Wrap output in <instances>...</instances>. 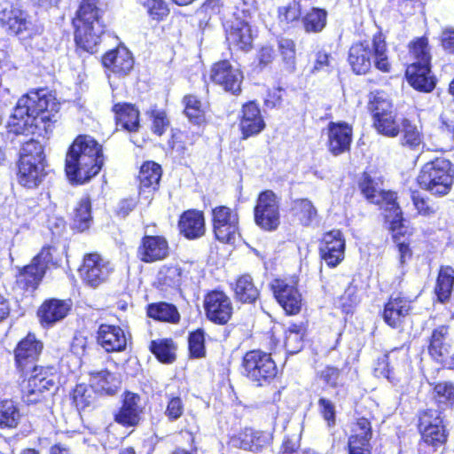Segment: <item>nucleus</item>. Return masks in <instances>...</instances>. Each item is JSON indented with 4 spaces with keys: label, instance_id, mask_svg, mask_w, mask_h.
<instances>
[{
    "label": "nucleus",
    "instance_id": "obj_47",
    "mask_svg": "<svg viewBox=\"0 0 454 454\" xmlns=\"http://www.w3.org/2000/svg\"><path fill=\"white\" fill-rule=\"evenodd\" d=\"M184 114L194 124H200L205 119V111L202 103L196 96L188 95L183 99Z\"/></svg>",
    "mask_w": 454,
    "mask_h": 454
},
{
    "label": "nucleus",
    "instance_id": "obj_20",
    "mask_svg": "<svg viewBox=\"0 0 454 454\" xmlns=\"http://www.w3.org/2000/svg\"><path fill=\"white\" fill-rule=\"evenodd\" d=\"M345 240L338 230L325 233L321 241L319 251L322 259L330 267L337 266L344 258Z\"/></svg>",
    "mask_w": 454,
    "mask_h": 454
},
{
    "label": "nucleus",
    "instance_id": "obj_8",
    "mask_svg": "<svg viewBox=\"0 0 454 454\" xmlns=\"http://www.w3.org/2000/svg\"><path fill=\"white\" fill-rule=\"evenodd\" d=\"M242 366L245 375L257 387L270 383L278 373V368L270 354L259 349L246 353Z\"/></svg>",
    "mask_w": 454,
    "mask_h": 454
},
{
    "label": "nucleus",
    "instance_id": "obj_22",
    "mask_svg": "<svg viewBox=\"0 0 454 454\" xmlns=\"http://www.w3.org/2000/svg\"><path fill=\"white\" fill-rule=\"evenodd\" d=\"M328 149L338 156L350 149L352 128L346 122L331 121L327 128Z\"/></svg>",
    "mask_w": 454,
    "mask_h": 454
},
{
    "label": "nucleus",
    "instance_id": "obj_10",
    "mask_svg": "<svg viewBox=\"0 0 454 454\" xmlns=\"http://www.w3.org/2000/svg\"><path fill=\"white\" fill-rule=\"evenodd\" d=\"M114 271V264L98 253L87 254L79 270L82 281L92 288L106 283Z\"/></svg>",
    "mask_w": 454,
    "mask_h": 454
},
{
    "label": "nucleus",
    "instance_id": "obj_49",
    "mask_svg": "<svg viewBox=\"0 0 454 454\" xmlns=\"http://www.w3.org/2000/svg\"><path fill=\"white\" fill-rule=\"evenodd\" d=\"M373 126L380 134L389 137H396L400 131V126L395 121L394 112L374 119Z\"/></svg>",
    "mask_w": 454,
    "mask_h": 454
},
{
    "label": "nucleus",
    "instance_id": "obj_2",
    "mask_svg": "<svg viewBox=\"0 0 454 454\" xmlns=\"http://www.w3.org/2000/svg\"><path fill=\"white\" fill-rule=\"evenodd\" d=\"M359 186L371 203L379 205L385 210L386 221L389 223L394 242L398 248L400 264L403 265L411 258V251L405 237L408 227L404 224L403 212L396 202V194L379 189L378 184L368 175L364 176Z\"/></svg>",
    "mask_w": 454,
    "mask_h": 454
},
{
    "label": "nucleus",
    "instance_id": "obj_21",
    "mask_svg": "<svg viewBox=\"0 0 454 454\" xmlns=\"http://www.w3.org/2000/svg\"><path fill=\"white\" fill-rule=\"evenodd\" d=\"M275 298L289 315H295L301 308V295L298 289L285 280L276 279L271 284Z\"/></svg>",
    "mask_w": 454,
    "mask_h": 454
},
{
    "label": "nucleus",
    "instance_id": "obj_33",
    "mask_svg": "<svg viewBox=\"0 0 454 454\" xmlns=\"http://www.w3.org/2000/svg\"><path fill=\"white\" fill-rule=\"evenodd\" d=\"M116 126L128 132H137L139 129V112L131 104H116L113 107Z\"/></svg>",
    "mask_w": 454,
    "mask_h": 454
},
{
    "label": "nucleus",
    "instance_id": "obj_42",
    "mask_svg": "<svg viewBox=\"0 0 454 454\" xmlns=\"http://www.w3.org/2000/svg\"><path fill=\"white\" fill-rule=\"evenodd\" d=\"M115 377L108 371H100L91 374L90 386L95 392L113 395L117 387Z\"/></svg>",
    "mask_w": 454,
    "mask_h": 454
},
{
    "label": "nucleus",
    "instance_id": "obj_44",
    "mask_svg": "<svg viewBox=\"0 0 454 454\" xmlns=\"http://www.w3.org/2000/svg\"><path fill=\"white\" fill-rule=\"evenodd\" d=\"M304 328L301 324H291L286 331L285 348L290 354L299 352L303 346Z\"/></svg>",
    "mask_w": 454,
    "mask_h": 454
},
{
    "label": "nucleus",
    "instance_id": "obj_11",
    "mask_svg": "<svg viewBox=\"0 0 454 454\" xmlns=\"http://www.w3.org/2000/svg\"><path fill=\"white\" fill-rule=\"evenodd\" d=\"M52 262L50 247H43L30 264L19 270L17 286L24 290H35L42 281L49 264Z\"/></svg>",
    "mask_w": 454,
    "mask_h": 454
},
{
    "label": "nucleus",
    "instance_id": "obj_26",
    "mask_svg": "<svg viewBox=\"0 0 454 454\" xmlns=\"http://www.w3.org/2000/svg\"><path fill=\"white\" fill-rule=\"evenodd\" d=\"M411 310V304L404 297L391 295L385 304L382 317L385 323L392 328H398L402 325L404 318Z\"/></svg>",
    "mask_w": 454,
    "mask_h": 454
},
{
    "label": "nucleus",
    "instance_id": "obj_35",
    "mask_svg": "<svg viewBox=\"0 0 454 454\" xmlns=\"http://www.w3.org/2000/svg\"><path fill=\"white\" fill-rule=\"evenodd\" d=\"M234 294L237 301L242 303H253L259 297V289L254 284L252 277L248 274L239 277L234 286Z\"/></svg>",
    "mask_w": 454,
    "mask_h": 454
},
{
    "label": "nucleus",
    "instance_id": "obj_15",
    "mask_svg": "<svg viewBox=\"0 0 454 454\" xmlns=\"http://www.w3.org/2000/svg\"><path fill=\"white\" fill-rule=\"evenodd\" d=\"M54 386V380L48 376V372L43 367L34 366L31 375L21 382L22 400L27 404L40 402L43 393Z\"/></svg>",
    "mask_w": 454,
    "mask_h": 454
},
{
    "label": "nucleus",
    "instance_id": "obj_14",
    "mask_svg": "<svg viewBox=\"0 0 454 454\" xmlns=\"http://www.w3.org/2000/svg\"><path fill=\"white\" fill-rule=\"evenodd\" d=\"M438 410H427L419 416V430L425 443L434 450L447 440L442 419Z\"/></svg>",
    "mask_w": 454,
    "mask_h": 454
},
{
    "label": "nucleus",
    "instance_id": "obj_40",
    "mask_svg": "<svg viewBox=\"0 0 454 454\" xmlns=\"http://www.w3.org/2000/svg\"><path fill=\"white\" fill-rule=\"evenodd\" d=\"M278 46L284 69L289 73H294L296 69L294 41L290 38L280 37L278 41Z\"/></svg>",
    "mask_w": 454,
    "mask_h": 454
},
{
    "label": "nucleus",
    "instance_id": "obj_3",
    "mask_svg": "<svg viewBox=\"0 0 454 454\" xmlns=\"http://www.w3.org/2000/svg\"><path fill=\"white\" fill-rule=\"evenodd\" d=\"M102 165L101 146L90 137L79 136L67 151L65 170L71 183L82 184L95 176Z\"/></svg>",
    "mask_w": 454,
    "mask_h": 454
},
{
    "label": "nucleus",
    "instance_id": "obj_55",
    "mask_svg": "<svg viewBox=\"0 0 454 454\" xmlns=\"http://www.w3.org/2000/svg\"><path fill=\"white\" fill-rule=\"evenodd\" d=\"M189 349L194 357L205 356V333L202 329H197L191 333L188 338Z\"/></svg>",
    "mask_w": 454,
    "mask_h": 454
},
{
    "label": "nucleus",
    "instance_id": "obj_17",
    "mask_svg": "<svg viewBox=\"0 0 454 454\" xmlns=\"http://www.w3.org/2000/svg\"><path fill=\"white\" fill-rule=\"evenodd\" d=\"M168 241L163 236L145 235L137 250V258L145 263L163 261L169 256Z\"/></svg>",
    "mask_w": 454,
    "mask_h": 454
},
{
    "label": "nucleus",
    "instance_id": "obj_45",
    "mask_svg": "<svg viewBox=\"0 0 454 454\" xmlns=\"http://www.w3.org/2000/svg\"><path fill=\"white\" fill-rule=\"evenodd\" d=\"M150 350L161 363L171 364L176 358L174 345L171 340H152Z\"/></svg>",
    "mask_w": 454,
    "mask_h": 454
},
{
    "label": "nucleus",
    "instance_id": "obj_19",
    "mask_svg": "<svg viewBox=\"0 0 454 454\" xmlns=\"http://www.w3.org/2000/svg\"><path fill=\"white\" fill-rule=\"evenodd\" d=\"M42 349V342L38 341L35 335L28 334L19 342L15 349L17 368L22 372V373L27 374L35 366L34 364L37 360Z\"/></svg>",
    "mask_w": 454,
    "mask_h": 454
},
{
    "label": "nucleus",
    "instance_id": "obj_6",
    "mask_svg": "<svg viewBox=\"0 0 454 454\" xmlns=\"http://www.w3.org/2000/svg\"><path fill=\"white\" fill-rule=\"evenodd\" d=\"M374 55V65L382 72H389L390 63L387 55V44L381 35L373 36L372 46L369 43L353 44L348 52V63L357 74H366L372 67V51Z\"/></svg>",
    "mask_w": 454,
    "mask_h": 454
},
{
    "label": "nucleus",
    "instance_id": "obj_60",
    "mask_svg": "<svg viewBox=\"0 0 454 454\" xmlns=\"http://www.w3.org/2000/svg\"><path fill=\"white\" fill-rule=\"evenodd\" d=\"M230 442L233 447L252 451L251 428L246 427L231 437Z\"/></svg>",
    "mask_w": 454,
    "mask_h": 454
},
{
    "label": "nucleus",
    "instance_id": "obj_23",
    "mask_svg": "<svg viewBox=\"0 0 454 454\" xmlns=\"http://www.w3.org/2000/svg\"><path fill=\"white\" fill-rule=\"evenodd\" d=\"M226 40L230 46L237 47L242 51H248L252 47L253 36L251 27L247 22L235 18L224 24Z\"/></svg>",
    "mask_w": 454,
    "mask_h": 454
},
{
    "label": "nucleus",
    "instance_id": "obj_58",
    "mask_svg": "<svg viewBox=\"0 0 454 454\" xmlns=\"http://www.w3.org/2000/svg\"><path fill=\"white\" fill-rule=\"evenodd\" d=\"M318 377L325 384L331 387L342 385L340 371L333 366H325L318 372Z\"/></svg>",
    "mask_w": 454,
    "mask_h": 454
},
{
    "label": "nucleus",
    "instance_id": "obj_61",
    "mask_svg": "<svg viewBox=\"0 0 454 454\" xmlns=\"http://www.w3.org/2000/svg\"><path fill=\"white\" fill-rule=\"evenodd\" d=\"M252 451L256 452L267 446L272 441V434L266 431H257L251 428Z\"/></svg>",
    "mask_w": 454,
    "mask_h": 454
},
{
    "label": "nucleus",
    "instance_id": "obj_29",
    "mask_svg": "<svg viewBox=\"0 0 454 454\" xmlns=\"http://www.w3.org/2000/svg\"><path fill=\"white\" fill-rule=\"evenodd\" d=\"M178 226L180 232L186 239H199L206 231L204 215L198 210H187L180 216Z\"/></svg>",
    "mask_w": 454,
    "mask_h": 454
},
{
    "label": "nucleus",
    "instance_id": "obj_51",
    "mask_svg": "<svg viewBox=\"0 0 454 454\" xmlns=\"http://www.w3.org/2000/svg\"><path fill=\"white\" fill-rule=\"evenodd\" d=\"M427 40L425 37L418 38L410 45V53L414 61L411 65H430V54L428 51Z\"/></svg>",
    "mask_w": 454,
    "mask_h": 454
},
{
    "label": "nucleus",
    "instance_id": "obj_32",
    "mask_svg": "<svg viewBox=\"0 0 454 454\" xmlns=\"http://www.w3.org/2000/svg\"><path fill=\"white\" fill-rule=\"evenodd\" d=\"M139 395L132 393H127L122 406L118 413L115 414V421L126 427H134L138 424L140 419L141 409L138 403Z\"/></svg>",
    "mask_w": 454,
    "mask_h": 454
},
{
    "label": "nucleus",
    "instance_id": "obj_30",
    "mask_svg": "<svg viewBox=\"0 0 454 454\" xmlns=\"http://www.w3.org/2000/svg\"><path fill=\"white\" fill-rule=\"evenodd\" d=\"M430 73V65H409L406 69L409 83L422 92H430L435 87V78Z\"/></svg>",
    "mask_w": 454,
    "mask_h": 454
},
{
    "label": "nucleus",
    "instance_id": "obj_28",
    "mask_svg": "<svg viewBox=\"0 0 454 454\" xmlns=\"http://www.w3.org/2000/svg\"><path fill=\"white\" fill-rule=\"evenodd\" d=\"M102 62L106 68L119 76L127 75L134 66L131 53L124 47L106 53Z\"/></svg>",
    "mask_w": 454,
    "mask_h": 454
},
{
    "label": "nucleus",
    "instance_id": "obj_5",
    "mask_svg": "<svg viewBox=\"0 0 454 454\" xmlns=\"http://www.w3.org/2000/svg\"><path fill=\"white\" fill-rule=\"evenodd\" d=\"M45 172V155L43 145L34 139L23 143L20 151L18 181L20 185L34 189L43 181Z\"/></svg>",
    "mask_w": 454,
    "mask_h": 454
},
{
    "label": "nucleus",
    "instance_id": "obj_43",
    "mask_svg": "<svg viewBox=\"0 0 454 454\" xmlns=\"http://www.w3.org/2000/svg\"><path fill=\"white\" fill-rule=\"evenodd\" d=\"M20 419V413L12 400H3L0 402V427L14 428Z\"/></svg>",
    "mask_w": 454,
    "mask_h": 454
},
{
    "label": "nucleus",
    "instance_id": "obj_37",
    "mask_svg": "<svg viewBox=\"0 0 454 454\" xmlns=\"http://www.w3.org/2000/svg\"><path fill=\"white\" fill-rule=\"evenodd\" d=\"M291 212L303 226L310 225L317 215L313 203L308 199H296L293 200Z\"/></svg>",
    "mask_w": 454,
    "mask_h": 454
},
{
    "label": "nucleus",
    "instance_id": "obj_59",
    "mask_svg": "<svg viewBox=\"0 0 454 454\" xmlns=\"http://www.w3.org/2000/svg\"><path fill=\"white\" fill-rule=\"evenodd\" d=\"M434 393L439 403L454 402V385L450 382L444 381L436 384Z\"/></svg>",
    "mask_w": 454,
    "mask_h": 454
},
{
    "label": "nucleus",
    "instance_id": "obj_13",
    "mask_svg": "<svg viewBox=\"0 0 454 454\" xmlns=\"http://www.w3.org/2000/svg\"><path fill=\"white\" fill-rule=\"evenodd\" d=\"M213 229L215 238L223 243H234L239 235L238 214L225 206L212 210Z\"/></svg>",
    "mask_w": 454,
    "mask_h": 454
},
{
    "label": "nucleus",
    "instance_id": "obj_50",
    "mask_svg": "<svg viewBox=\"0 0 454 454\" xmlns=\"http://www.w3.org/2000/svg\"><path fill=\"white\" fill-rule=\"evenodd\" d=\"M352 435L349 438L348 444L353 441L356 444L370 445L369 442L372 438V427L370 421L365 418L357 419L352 429Z\"/></svg>",
    "mask_w": 454,
    "mask_h": 454
},
{
    "label": "nucleus",
    "instance_id": "obj_18",
    "mask_svg": "<svg viewBox=\"0 0 454 454\" xmlns=\"http://www.w3.org/2000/svg\"><path fill=\"white\" fill-rule=\"evenodd\" d=\"M207 317L218 325H225L232 315L231 299L221 291L208 293L204 300Z\"/></svg>",
    "mask_w": 454,
    "mask_h": 454
},
{
    "label": "nucleus",
    "instance_id": "obj_57",
    "mask_svg": "<svg viewBox=\"0 0 454 454\" xmlns=\"http://www.w3.org/2000/svg\"><path fill=\"white\" fill-rule=\"evenodd\" d=\"M301 14V4L297 1H293L287 5L278 8V18L280 22L292 23L294 21H298Z\"/></svg>",
    "mask_w": 454,
    "mask_h": 454
},
{
    "label": "nucleus",
    "instance_id": "obj_48",
    "mask_svg": "<svg viewBox=\"0 0 454 454\" xmlns=\"http://www.w3.org/2000/svg\"><path fill=\"white\" fill-rule=\"evenodd\" d=\"M164 397L167 401L164 415L167 417L168 421H176L184 413L185 407L184 401L178 395L174 393L166 392Z\"/></svg>",
    "mask_w": 454,
    "mask_h": 454
},
{
    "label": "nucleus",
    "instance_id": "obj_36",
    "mask_svg": "<svg viewBox=\"0 0 454 454\" xmlns=\"http://www.w3.org/2000/svg\"><path fill=\"white\" fill-rule=\"evenodd\" d=\"M147 316L158 321L177 324L180 314L177 308L168 302L151 303L147 306Z\"/></svg>",
    "mask_w": 454,
    "mask_h": 454
},
{
    "label": "nucleus",
    "instance_id": "obj_1",
    "mask_svg": "<svg viewBox=\"0 0 454 454\" xmlns=\"http://www.w3.org/2000/svg\"><path fill=\"white\" fill-rule=\"evenodd\" d=\"M59 109L55 97L46 89L31 90L18 100L9 126L15 134L47 133Z\"/></svg>",
    "mask_w": 454,
    "mask_h": 454
},
{
    "label": "nucleus",
    "instance_id": "obj_31",
    "mask_svg": "<svg viewBox=\"0 0 454 454\" xmlns=\"http://www.w3.org/2000/svg\"><path fill=\"white\" fill-rule=\"evenodd\" d=\"M71 305L67 301L51 299L44 301L38 310V316L43 324L52 325L65 318Z\"/></svg>",
    "mask_w": 454,
    "mask_h": 454
},
{
    "label": "nucleus",
    "instance_id": "obj_63",
    "mask_svg": "<svg viewBox=\"0 0 454 454\" xmlns=\"http://www.w3.org/2000/svg\"><path fill=\"white\" fill-rule=\"evenodd\" d=\"M319 410L324 419L331 426L335 423V407L328 399L321 397L318 401Z\"/></svg>",
    "mask_w": 454,
    "mask_h": 454
},
{
    "label": "nucleus",
    "instance_id": "obj_64",
    "mask_svg": "<svg viewBox=\"0 0 454 454\" xmlns=\"http://www.w3.org/2000/svg\"><path fill=\"white\" fill-rule=\"evenodd\" d=\"M412 201L413 204L418 210L419 214L429 216L431 215H434L435 213V209L430 206L427 200H425L423 198H419V195L412 193Z\"/></svg>",
    "mask_w": 454,
    "mask_h": 454
},
{
    "label": "nucleus",
    "instance_id": "obj_27",
    "mask_svg": "<svg viewBox=\"0 0 454 454\" xmlns=\"http://www.w3.org/2000/svg\"><path fill=\"white\" fill-rule=\"evenodd\" d=\"M98 342L106 352H120L126 348L127 337L120 326L101 325L98 331Z\"/></svg>",
    "mask_w": 454,
    "mask_h": 454
},
{
    "label": "nucleus",
    "instance_id": "obj_38",
    "mask_svg": "<svg viewBox=\"0 0 454 454\" xmlns=\"http://www.w3.org/2000/svg\"><path fill=\"white\" fill-rule=\"evenodd\" d=\"M92 222L91 203L89 197H82L74 210L73 227L83 231L90 226Z\"/></svg>",
    "mask_w": 454,
    "mask_h": 454
},
{
    "label": "nucleus",
    "instance_id": "obj_12",
    "mask_svg": "<svg viewBox=\"0 0 454 454\" xmlns=\"http://www.w3.org/2000/svg\"><path fill=\"white\" fill-rule=\"evenodd\" d=\"M254 222L262 230L272 231L280 223L279 203L276 194L270 190L259 194L254 210Z\"/></svg>",
    "mask_w": 454,
    "mask_h": 454
},
{
    "label": "nucleus",
    "instance_id": "obj_4",
    "mask_svg": "<svg viewBox=\"0 0 454 454\" xmlns=\"http://www.w3.org/2000/svg\"><path fill=\"white\" fill-rule=\"evenodd\" d=\"M106 4L103 0H82L73 23L74 40L84 51L93 53L105 33L103 16Z\"/></svg>",
    "mask_w": 454,
    "mask_h": 454
},
{
    "label": "nucleus",
    "instance_id": "obj_7",
    "mask_svg": "<svg viewBox=\"0 0 454 454\" xmlns=\"http://www.w3.org/2000/svg\"><path fill=\"white\" fill-rule=\"evenodd\" d=\"M454 170L450 160L437 158L426 163L418 176L419 185L433 195L444 196L451 189Z\"/></svg>",
    "mask_w": 454,
    "mask_h": 454
},
{
    "label": "nucleus",
    "instance_id": "obj_54",
    "mask_svg": "<svg viewBox=\"0 0 454 454\" xmlns=\"http://www.w3.org/2000/svg\"><path fill=\"white\" fill-rule=\"evenodd\" d=\"M402 126L403 133L402 144L411 148L419 146L421 143V134L418 127L406 119L403 121Z\"/></svg>",
    "mask_w": 454,
    "mask_h": 454
},
{
    "label": "nucleus",
    "instance_id": "obj_52",
    "mask_svg": "<svg viewBox=\"0 0 454 454\" xmlns=\"http://www.w3.org/2000/svg\"><path fill=\"white\" fill-rule=\"evenodd\" d=\"M160 282L169 287H177L182 281V269L177 265L164 266L159 272Z\"/></svg>",
    "mask_w": 454,
    "mask_h": 454
},
{
    "label": "nucleus",
    "instance_id": "obj_41",
    "mask_svg": "<svg viewBox=\"0 0 454 454\" xmlns=\"http://www.w3.org/2000/svg\"><path fill=\"white\" fill-rule=\"evenodd\" d=\"M327 12L325 9L312 8L302 18V25L307 33L321 32L326 26Z\"/></svg>",
    "mask_w": 454,
    "mask_h": 454
},
{
    "label": "nucleus",
    "instance_id": "obj_56",
    "mask_svg": "<svg viewBox=\"0 0 454 454\" xmlns=\"http://www.w3.org/2000/svg\"><path fill=\"white\" fill-rule=\"evenodd\" d=\"M143 5L151 19L157 21L162 20L169 13L168 5L163 0H145Z\"/></svg>",
    "mask_w": 454,
    "mask_h": 454
},
{
    "label": "nucleus",
    "instance_id": "obj_9",
    "mask_svg": "<svg viewBox=\"0 0 454 454\" xmlns=\"http://www.w3.org/2000/svg\"><path fill=\"white\" fill-rule=\"evenodd\" d=\"M0 24L8 33L22 38L30 36L33 31L27 12L9 1L0 3Z\"/></svg>",
    "mask_w": 454,
    "mask_h": 454
},
{
    "label": "nucleus",
    "instance_id": "obj_16",
    "mask_svg": "<svg viewBox=\"0 0 454 454\" xmlns=\"http://www.w3.org/2000/svg\"><path fill=\"white\" fill-rule=\"evenodd\" d=\"M210 79L231 94L237 95L241 91L243 74L228 60L219 61L213 65Z\"/></svg>",
    "mask_w": 454,
    "mask_h": 454
},
{
    "label": "nucleus",
    "instance_id": "obj_39",
    "mask_svg": "<svg viewBox=\"0 0 454 454\" xmlns=\"http://www.w3.org/2000/svg\"><path fill=\"white\" fill-rule=\"evenodd\" d=\"M453 285L454 270L450 266L442 267L438 274L435 286V294L442 302L450 298Z\"/></svg>",
    "mask_w": 454,
    "mask_h": 454
},
{
    "label": "nucleus",
    "instance_id": "obj_25",
    "mask_svg": "<svg viewBox=\"0 0 454 454\" xmlns=\"http://www.w3.org/2000/svg\"><path fill=\"white\" fill-rule=\"evenodd\" d=\"M161 177V168L159 164L148 161L142 165L139 172V196L150 203L153 192L158 189Z\"/></svg>",
    "mask_w": 454,
    "mask_h": 454
},
{
    "label": "nucleus",
    "instance_id": "obj_46",
    "mask_svg": "<svg viewBox=\"0 0 454 454\" xmlns=\"http://www.w3.org/2000/svg\"><path fill=\"white\" fill-rule=\"evenodd\" d=\"M368 109L372 114L373 120L394 112L392 103L383 92L372 94Z\"/></svg>",
    "mask_w": 454,
    "mask_h": 454
},
{
    "label": "nucleus",
    "instance_id": "obj_24",
    "mask_svg": "<svg viewBox=\"0 0 454 454\" xmlns=\"http://www.w3.org/2000/svg\"><path fill=\"white\" fill-rule=\"evenodd\" d=\"M239 128L244 139L259 134L265 128L261 110L254 101L243 105Z\"/></svg>",
    "mask_w": 454,
    "mask_h": 454
},
{
    "label": "nucleus",
    "instance_id": "obj_34",
    "mask_svg": "<svg viewBox=\"0 0 454 454\" xmlns=\"http://www.w3.org/2000/svg\"><path fill=\"white\" fill-rule=\"evenodd\" d=\"M448 335L449 328L446 325H441L433 331L428 351L434 359L439 361L449 354L450 345L447 341Z\"/></svg>",
    "mask_w": 454,
    "mask_h": 454
},
{
    "label": "nucleus",
    "instance_id": "obj_53",
    "mask_svg": "<svg viewBox=\"0 0 454 454\" xmlns=\"http://www.w3.org/2000/svg\"><path fill=\"white\" fill-rule=\"evenodd\" d=\"M94 388L86 385H77L74 390L73 399L78 410H83L89 407L94 400Z\"/></svg>",
    "mask_w": 454,
    "mask_h": 454
},
{
    "label": "nucleus",
    "instance_id": "obj_62",
    "mask_svg": "<svg viewBox=\"0 0 454 454\" xmlns=\"http://www.w3.org/2000/svg\"><path fill=\"white\" fill-rule=\"evenodd\" d=\"M153 131L161 136L168 127L169 121L163 111H153Z\"/></svg>",
    "mask_w": 454,
    "mask_h": 454
}]
</instances>
